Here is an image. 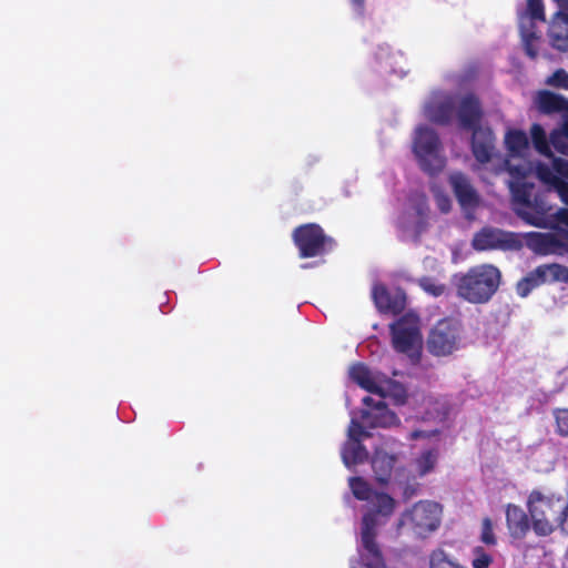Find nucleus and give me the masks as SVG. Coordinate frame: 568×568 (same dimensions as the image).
Masks as SVG:
<instances>
[{"mask_svg": "<svg viewBox=\"0 0 568 568\" xmlns=\"http://www.w3.org/2000/svg\"><path fill=\"white\" fill-rule=\"evenodd\" d=\"M505 145L508 158L504 161V168L510 174L508 185L517 214L536 227L554 230L568 227V210L560 209L556 213H549L544 205L532 203L534 186L527 181L529 175L536 172L537 178L555 190L562 202L568 204V161L551 159L550 166L546 164L534 166L526 161L529 140L527 134L520 130H508L505 135Z\"/></svg>", "mask_w": 568, "mask_h": 568, "instance_id": "f257e3e1", "label": "nucleus"}, {"mask_svg": "<svg viewBox=\"0 0 568 568\" xmlns=\"http://www.w3.org/2000/svg\"><path fill=\"white\" fill-rule=\"evenodd\" d=\"M357 386L368 393L361 397L362 408L357 417V464L368 458L366 446L359 437L366 435V428L388 427L397 422V417L385 405V397L394 404L403 405L407 399V390L398 382L386 378L383 374L357 365Z\"/></svg>", "mask_w": 568, "mask_h": 568, "instance_id": "f03ea898", "label": "nucleus"}, {"mask_svg": "<svg viewBox=\"0 0 568 568\" xmlns=\"http://www.w3.org/2000/svg\"><path fill=\"white\" fill-rule=\"evenodd\" d=\"M357 500H365L363 506V544L366 551L367 568H383L378 546L374 541L377 529L386 523L395 508V500L386 494L372 491L369 486L357 478Z\"/></svg>", "mask_w": 568, "mask_h": 568, "instance_id": "7ed1b4c3", "label": "nucleus"}, {"mask_svg": "<svg viewBox=\"0 0 568 568\" xmlns=\"http://www.w3.org/2000/svg\"><path fill=\"white\" fill-rule=\"evenodd\" d=\"M500 271L491 264H481L455 275L457 295L473 304L488 302L500 284Z\"/></svg>", "mask_w": 568, "mask_h": 568, "instance_id": "20e7f679", "label": "nucleus"}, {"mask_svg": "<svg viewBox=\"0 0 568 568\" xmlns=\"http://www.w3.org/2000/svg\"><path fill=\"white\" fill-rule=\"evenodd\" d=\"M457 116L462 128L474 130L471 145L475 159L483 164H498L499 160L495 154L493 132L488 128H477L480 118L477 99L473 95L463 98Z\"/></svg>", "mask_w": 568, "mask_h": 568, "instance_id": "39448f33", "label": "nucleus"}, {"mask_svg": "<svg viewBox=\"0 0 568 568\" xmlns=\"http://www.w3.org/2000/svg\"><path fill=\"white\" fill-rule=\"evenodd\" d=\"M414 155L425 172L435 174L445 166V155L437 133L427 126H417L413 139Z\"/></svg>", "mask_w": 568, "mask_h": 568, "instance_id": "423d86ee", "label": "nucleus"}, {"mask_svg": "<svg viewBox=\"0 0 568 568\" xmlns=\"http://www.w3.org/2000/svg\"><path fill=\"white\" fill-rule=\"evenodd\" d=\"M394 348L416 363L422 354L423 338L415 313H407L390 325Z\"/></svg>", "mask_w": 568, "mask_h": 568, "instance_id": "0eeeda50", "label": "nucleus"}, {"mask_svg": "<svg viewBox=\"0 0 568 568\" xmlns=\"http://www.w3.org/2000/svg\"><path fill=\"white\" fill-rule=\"evenodd\" d=\"M292 240L301 258L322 257L328 254L335 244L334 240L316 223L296 226L292 232Z\"/></svg>", "mask_w": 568, "mask_h": 568, "instance_id": "6e6552de", "label": "nucleus"}, {"mask_svg": "<svg viewBox=\"0 0 568 568\" xmlns=\"http://www.w3.org/2000/svg\"><path fill=\"white\" fill-rule=\"evenodd\" d=\"M440 515L442 508L437 503L424 500L403 514L400 524L408 526L417 536L426 537L438 528Z\"/></svg>", "mask_w": 568, "mask_h": 568, "instance_id": "1a4fd4ad", "label": "nucleus"}, {"mask_svg": "<svg viewBox=\"0 0 568 568\" xmlns=\"http://www.w3.org/2000/svg\"><path fill=\"white\" fill-rule=\"evenodd\" d=\"M460 343V325L453 318L439 321L430 331L427 347L437 356H446L455 352Z\"/></svg>", "mask_w": 568, "mask_h": 568, "instance_id": "9d476101", "label": "nucleus"}, {"mask_svg": "<svg viewBox=\"0 0 568 568\" xmlns=\"http://www.w3.org/2000/svg\"><path fill=\"white\" fill-rule=\"evenodd\" d=\"M471 245L477 251L516 250L523 246L519 236L495 227H484L474 235Z\"/></svg>", "mask_w": 568, "mask_h": 568, "instance_id": "9b49d317", "label": "nucleus"}, {"mask_svg": "<svg viewBox=\"0 0 568 568\" xmlns=\"http://www.w3.org/2000/svg\"><path fill=\"white\" fill-rule=\"evenodd\" d=\"M427 217L426 197L422 193H415L408 200L407 207L398 223L407 236L416 237L425 229Z\"/></svg>", "mask_w": 568, "mask_h": 568, "instance_id": "f8f14e48", "label": "nucleus"}, {"mask_svg": "<svg viewBox=\"0 0 568 568\" xmlns=\"http://www.w3.org/2000/svg\"><path fill=\"white\" fill-rule=\"evenodd\" d=\"M518 236L523 245L538 255H564L568 253V243L557 234L528 232Z\"/></svg>", "mask_w": 568, "mask_h": 568, "instance_id": "ddd939ff", "label": "nucleus"}, {"mask_svg": "<svg viewBox=\"0 0 568 568\" xmlns=\"http://www.w3.org/2000/svg\"><path fill=\"white\" fill-rule=\"evenodd\" d=\"M536 20H545L541 0H527L526 10L519 13V29L526 52L531 58L537 55L534 47V43L538 40L535 33Z\"/></svg>", "mask_w": 568, "mask_h": 568, "instance_id": "4468645a", "label": "nucleus"}, {"mask_svg": "<svg viewBox=\"0 0 568 568\" xmlns=\"http://www.w3.org/2000/svg\"><path fill=\"white\" fill-rule=\"evenodd\" d=\"M455 101L446 92L435 91L424 102V116L435 123H447L455 115Z\"/></svg>", "mask_w": 568, "mask_h": 568, "instance_id": "2eb2a0df", "label": "nucleus"}, {"mask_svg": "<svg viewBox=\"0 0 568 568\" xmlns=\"http://www.w3.org/2000/svg\"><path fill=\"white\" fill-rule=\"evenodd\" d=\"M449 183L458 200L465 216L468 220H474L475 210L479 206L480 199L476 190L470 184L469 180L462 173L455 172L449 176Z\"/></svg>", "mask_w": 568, "mask_h": 568, "instance_id": "dca6fc26", "label": "nucleus"}, {"mask_svg": "<svg viewBox=\"0 0 568 568\" xmlns=\"http://www.w3.org/2000/svg\"><path fill=\"white\" fill-rule=\"evenodd\" d=\"M373 298L379 311L398 314L406 306V295L399 290L388 291L383 285H375L373 288Z\"/></svg>", "mask_w": 568, "mask_h": 568, "instance_id": "f3484780", "label": "nucleus"}, {"mask_svg": "<svg viewBox=\"0 0 568 568\" xmlns=\"http://www.w3.org/2000/svg\"><path fill=\"white\" fill-rule=\"evenodd\" d=\"M549 39L554 48L568 50V11L560 9L554 17L549 28Z\"/></svg>", "mask_w": 568, "mask_h": 568, "instance_id": "a211bd4d", "label": "nucleus"}, {"mask_svg": "<svg viewBox=\"0 0 568 568\" xmlns=\"http://www.w3.org/2000/svg\"><path fill=\"white\" fill-rule=\"evenodd\" d=\"M531 272L539 285L554 282H568V267L557 263L540 265Z\"/></svg>", "mask_w": 568, "mask_h": 568, "instance_id": "6ab92c4d", "label": "nucleus"}, {"mask_svg": "<svg viewBox=\"0 0 568 568\" xmlns=\"http://www.w3.org/2000/svg\"><path fill=\"white\" fill-rule=\"evenodd\" d=\"M506 520L509 532L515 538L524 537L529 528V523L526 513L516 505L507 506Z\"/></svg>", "mask_w": 568, "mask_h": 568, "instance_id": "aec40b11", "label": "nucleus"}, {"mask_svg": "<svg viewBox=\"0 0 568 568\" xmlns=\"http://www.w3.org/2000/svg\"><path fill=\"white\" fill-rule=\"evenodd\" d=\"M438 460V452L435 449H428L423 452L416 457L410 467L413 477H423L435 469Z\"/></svg>", "mask_w": 568, "mask_h": 568, "instance_id": "412c9836", "label": "nucleus"}, {"mask_svg": "<svg viewBox=\"0 0 568 568\" xmlns=\"http://www.w3.org/2000/svg\"><path fill=\"white\" fill-rule=\"evenodd\" d=\"M395 464V457L384 452H377L372 459V467L376 478L384 483L387 481Z\"/></svg>", "mask_w": 568, "mask_h": 568, "instance_id": "4be33fe9", "label": "nucleus"}, {"mask_svg": "<svg viewBox=\"0 0 568 568\" xmlns=\"http://www.w3.org/2000/svg\"><path fill=\"white\" fill-rule=\"evenodd\" d=\"M343 463L347 468L355 465V412H349V424L347 427V440L344 444L342 452Z\"/></svg>", "mask_w": 568, "mask_h": 568, "instance_id": "5701e85b", "label": "nucleus"}, {"mask_svg": "<svg viewBox=\"0 0 568 568\" xmlns=\"http://www.w3.org/2000/svg\"><path fill=\"white\" fill-rule=\"evenodd\" d=\"M535 102L538 109L546 113L560 111L565 108L566 103L560 97L547 91L539 92Z\"/></svg>", "mask_w": 568, "mask_h": 568, "instance_id": "b1692460", "label": "nucleus"}, {"mask_svg": "<svg viewBox=\"0 0 568 568\" xmlns=\"http://www.w3.org/2000/svg\"><path fill=\"white\" fill-rule=\"evenodd\" d=\"M429 568H466L444 549L437 548L429 554Z\"/></svg>", "mask_w": 568, "mask_h": 568, "instance_id": "393cba45", "label": "nucleus"}, {"mask_svg": "<svg viewBox=\"0 0 568 568\" xmlns=\"http://www.w3.org/2000/svg\"><path fill=\"white\" fill-rule=\"evenodd\" d=\"M377 58L381 60V63L384 64L385 69H389L390 72L400 77L406 73L403 68L404 58L402 54L381 50Z\"/></svg>", "mask_w": 568, "mask_h": 568, "instance_id": "a878e982", "label": "nucleus"}, {"mask_svg": "<svg viewBox=\"0 0 568 568\" xmlns=\"http://www.w3.org/2000/svg\"><path fill=\"white\" fill-rule=\"evenodd\" d=\"M531 140L536 150L550 158V148L547 141L546 132L539 124H534L530 129Z\"/></svg>", "mask_w": 568, "mask_h": 568, "instance_id": "bb28decb", "label": "nucleus"}, {"mask_svg": "<svg viewBox=\"0 0 568 568\" xmlns=\"http://www.w3.org/2000/svg\"><path fill=\"white\" fill-rule=\"evenodd\" d=\"M550 143L558 152L568 154V119L561 128L551 132Z\"/></svg>", "mask_w": 568, "mask_h": 568, "instance_id": "cd10ccee", "label": "nucleus"}, {"mask_svg": "<svg viewBox=\"0 0 568 568\" xmlns=\"http://www.w3.org/2000/svg\"><path fill=\"white\" fill-rule=\"evenodd\" d=\"M423 405L429 418H443L446 415L447 407L444 400L427 396L423 399Z\"/></svg>", "mask_w": 568, "mask_h": 568, "instance_id": "c85d7f7f", "label": "nucleus"}, {"mask_svg": "<svg viewBox=\"0 0 568 568\" xmlns=\"http://www.w3.org/2000/svg\"><path fill=\"white\" fill-rule=\"evenodd\" d=\"M470 562L473 568H489L493 564V556L488 554L483 547L477 546L471 550Z\"/></svg>", "mask_w": 568, "mask_h": 568, "instance_id": "c756f323", "label": "nucleus"}, {"mask_svg": "<svg viewBox=\"0 0 568 568\" xmlns=\"http://www.w3.org/2000/svg\"><path fill=\"white\" fill-rule=\"evenodd\" d=\"M419 286L429 295L434 297H438L443 295L446 291L445 285L436 282L429 277H423L419 280Z\"/></svg>", "mask_w": 568, "mask_h": 568, "instance_id": "7c9ffc66", "label": "nucleus"}, {"mask_svg": "<svg viewBox=\"0 0 568 568\" xmlns=\"http://www.w3.org/2000/svg\"><path fill=\"white\" fill-rule=\"evenodd\" d=\"M556 432L560 436H568V409L557 408L554 410Z\"/></svg>", "mask_w": 568, "mask_h": 568, "instance_id": "2f4dec72", "label": "nucleus"}, {"mask_svg": "<svg viewBox=\"0 0 568 568\" xmlns=\"http://www.w3.org/2000/svg\"><path fill=\"white\" fill-rule=\"evenodd\" d=\"M480 540L488 546H495L497 542L493 523L489 518H485L481 523Z\"/></svg>", "mask_w": 568, "mask_h": 568, "instance_id": "473e14b6", "label": "nucleus"}, {"mask_svg": "<svg viewBox=\"0 0 568 568\" xmlns=\"http://www.w3.org/2000/svg\"><path fill=\"white\" fill-rule=\"evenodd\" d=\"M537 286H539V284H537L532 272H530L526 277L518 282L517 293L519 296L526 297L531 292V290Z\"/></svg>", "mask_w": 568, "mask_h": 568, "instance_id": "72a5a7b5", "label": "nucleus"}, {"mask_svg": "<svg viewBox=\"0 0 568 568\" xmlns=\"http://www.w3.org/2000/svg\"><path fill=\"white\" fill-rule=\"evenodd\" d=\"M547 84L568 90V72L560 69L548 78Z\"/></svg>", "mask_w": 568, "mask_h": 568, "instance_id": "f704fd0d", "label": "nucleus"}, {"mask_svg": "<svg viewBox=\"0 0 568 568\" xmlns=\"http://www.w3.org/2000/svg\"><path fill=\"white\" fill-rule=\"evenodd\" d=\"M433 192H434L436 204H437L438 209L440 210V212L447 213L452 207L450 197L447 194L438 191L435 187L433 189Z\"/></svg>", "mask_w": 568, "mask_h": 568, "instance_id": "c9c22d12", "label": "nucleus"}, {"mask_svg": "<svg viewBox=\"0 0 568 568\" xmlns=\"http://www.w3.org/2000/svg\"><path fill=\"white\" fill-rule=\"evenodd\" d=\"M347 375H348V379L351 382L355 383V363H352L348 366Z\"/></svg>", "mask_w": 568, "mask_h": 568, "instance_id": "e433bc0d", "label": "nucleus"}, {"mask_svg": "<svg viewBox=\"0 0 568 568\" xmlns=\"http://www.w3.org/2000/svg\"><path fill=\"white\" fill-rule=\"evenodd\" d=\"M348 487L351 494L355 496V475L348 477Z\"/></svg>", "mask_w": 568, "mask_h": 568, "instance_id": "4c0bfd02", "label": "nucleus"}, {"mask_svg": "<svg viewBox=\"0 0 568 568\" xmlns=\"http://www.w3.org/2000/svg\"><path fill=\"white\" fill-rule=\"evenodd\" d=\"M424 435H425L424 432H414L410 437H412V439H417Z\"/></svg>", "mask_w": 568, "mask_h": 568, "instance_id": "58836bf2", "label": "nucleus"}, {"mask_svg": "<svg viewBox=\"0 0 568 568\" xmlns=\"http://www.w3.org/2000/svg\"><path fill=\"white\" fill-rule=\"evenodd\" d=\"M559 9H564L568 11V1H560L558 3Z\"/></svg>", "mask_w": 568, "mask_h": 568, "instance_id": "ea45409f", "label": "nucleus"}, {"mask_svg": "<svg viewBox=\"0 0 568 568\" xmlns=\"http://www.w3.org/2000/svg\"><path fill=\"white\" fill-rule=\"evenodd\" d=\"M345 501H346L347 504H349V503H351V496H349V495H346V496H345Z\"/></svg>", "mask_w": 568, "mask_h": 568, "instance_id": "a19ab883", "label": "nucleus"}, {"mask_svg": "<svg viewBox=\"0 0 568 568\" xmlns=\"http://www.w3.org/2000/svg\"><path fill=\"white\" fill-rule=\"evenodd\" d=\"M346 404L349 405L351 404V398L347 396L346 397Z\"/></svg>", "mask_w": 568, "mask_h": 568, "instance_id": "79ce46f5", "label": "nucleus"}, {"mask_svg": "<svg viewBox=\"0 0 568 568\" xmlns=\"http://www.w3.org/2000/svg\"><path fill=\"white\" fill-rule=\"evenodd\" d=\"M565 237L568 239V234H565Z\"/></svg>", "mask_w": 568, "mask_h": 568, "instance_id": "37998d69", "label": "nucleus"}]
</instances>
